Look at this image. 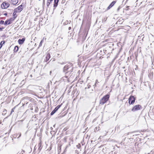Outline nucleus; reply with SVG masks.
Masks as SVG:
<instances>
[{"label": "nucleus", "mask_w": 154, "mask_h": 154, "mask_svg": "<svg viewBox=\"0 0 154 154\" xmlns=\"http://www.w3.org/2000/svg\"><path fill=\"white\" fill-rule=\"evenodd\" d=\"M74 69L73 64L71 63H69L66 65L63 68V72L65 73V75H67L69 73V76L73 72Z\"/></svg>", "instance_id": "1"}, {"label": "nucleus", "mask_w": 154, "mask_h": 154, "mask_svg": "<svg viewBox=\"0 0 154 154\" xmlns=\"http://www.w3.org/2000/svg\"><path fill=\"white\" fill-rule=\"evenodd\" d=\"M10 5L9 3L6 1H5L1 5V8L3 9H7L9 7Z\"/></svg>", "instance_id": "2"}, {"label": "nucleus", "mask_w": 154, "mask_h": 154, "mask_svg": "<svg viewBox=\"0 0 154 154\" xmlns=\"http://www.w3.org/2000/svg\"><path fill=\"white\" fill-rule=\"evenodd\" d=\"M109 97H103L100 101V104L103 105L109 99Z\"/></svg>", "instance_id": "3"}, {"label": "nucleus", "mask_w": 154, "mask_h": 154, "mask_svg": "<svg viewBox=\"0 0 154 154\" xmlns=\"http://www.w3.org/2000/svg\"><path fill=\"white\" fill-rule=\"evenodd\" d=\"M141 109V106L140 105H136L134 106L131 109L132 111L134 112L138 110Z\"/></svg>", "instance_id": "4"}, {"label": "nucleus", "mask_w": 154, "mask_h": 154, "mask_svg": "<svg viewBox=\"0 0 154 154\" xmlns=\"http://www.w3.org/2000/svg\"><path fill=\"white\" fill-rule=\"evenodd\" d=\"M23 9V5H21L17 8L14 9V10L17 13L20 12Z\"/></svg>", "instance_id": "5"}, {"label": "nucleus", "mask_w": 154, "mask_h": 154, "mask_svg": "<svg viewBox=\"0 0 154 154\" xmlns=\"http://www.w3.org/2000/svg\"><path fill=\"white\" fill-rule=\"evenodd\" d=\"M62 104L60 105H58L56 107H55L54 109L51 113V115H53L61 107Z\"/></svg>", "instance_id": "6"}, {"label": "nucleus", "mask_w": 154, "mask_h": 154, "mask_svg": "<svg viewBox=\"0 0 154 154\" xmlns=\"http://www.w3.org/2000/svg\"><path fill=\"white\" fill-rule=\"evenodd\" d=\"M134 97H130L129 99V103L130 104H133L135 100Z\"/></svg>", "instance_id": "7"}, {"label": "nucleus", "mask_w": 154, "mask_h": 154, "mask_svg": "<svg viewBox=\"0 0 154 154\" xmlns=\"http://www.w3.org/2000/svg\"><path fill=\"white\" fill-rule=\"evenodd\" d=\"M13 21L14 20H12V19H11V18L5 21L4 23V24L5 25H6L11 24L12 23Z\"/></svg>", "instance_id": "8"}, {"label": "nucleus", "mask_w": 154, "mask_h": 154, "mask_svg": "<svg viewBox=\"0 0 154 154\" xmlns=\"http://www.w3.org/2000/svg\"><path fill=\"white\" fill-rule=\"evenodd\" d=\"M17 12H16V11L14 10V11L13 13V17L11 18V19H12V20H13L14 21L17 16Z\"/></svg>", "instance_id": "9"}, {"label": "nucleus", "mask_w": 154, "mask_h": 154, "mask_svg": "<svg viewBox=\"0 0 154 154\" xmlns=\"http://www.w3.org/2000/svg\"><path fill=\"white\" fill-rule=\"evenodd\" d=\"M59 2V0H54V9H55L56 7L57 6L58 3Z\"/></svg>", "instance_id": "10"}, {"label": "nucleus", "mask_w": 154, "mask_h": 154, "mask_svg": "<svg viewBox=\"0 0 154 154\" xmlns=\"http://www.w3.org/2000/svg\"><path fill=\"white\" fill-rule=\"evenodd\" d=\"M50 57L51 55L50 53H48L45 59V61L47 62L49 60Z\"/></svg>", "instance_id": "11"}, {"label": "nucleus", "mask_w": 154, "mask_h": 154, "mask_svg": "<svg viewBox=\"0 0 154 154\" xmlns=\"http://www.w3.org/2000/svg\"><path fill=\"white\" fill-rule=\"evenodd\" d=\"M116 1H113L109 5V6L107 8V10L111 8H112L116 3Z\"/></svg>", "instance_id": "12"}, {"label": "nucleus", "mask_w": 154, "mask_h": 154, "mask_svg": "<svg viewBox=\"0 0 154 154\" xmlns=\"http://www.w3.org/2000/svg\"><path fill=\"white\" fill-rule=\"evenodd\" d=\"M18 2V0H11V3L14 5H16Z\"/></svg>", "instance_id": "13"}, {"label": "nucleus", "mask_w": 154, "mask_h": 154, "mask_svg": "<svg viewBox=\"0 0 154 154\" xmlns=\"http://www.w3.org/2000/svg\"><path fill=\"white\" fill-rule=\"evenodd\" d=\"M25 39L24 38H23L22 39H19L18 40V42L20 44H22L23 43L24 41H25Z\"/></svg>", "instance_id": "14"}, {"label": "nucleus", "mask_w": 154, "mask_h": 154, "mask_svg": "<svg viewBox=\"0 0 154 154\" xmlns=\"http://www.w3.org/2000/svg\"><path fill=\"white\" fill-rule=\"evenodd\" d=\"M19 50V47L18 46H15L13 50L14 52V53H16Z\"/></svg>", "instance_id": "15"}, {"label": "nucleus", "mask_w": 154, "mask_h": 154, "mask_svg": "<svg viewBox=\"0 0 154 154\" xmlns=\"http://www.w3.org/2000/svg\"><path fill=\"white\" fill-rule=\"evenodd\" d=\"M52 1H53V0H47L46 5H47V6L48 7H49L50 4L51 3V2Z\"/></svg>", "instance_id": "16"}, {"label": "nucleus", "mask_w": 154, "mask_h": 154, "mask_svg": "<svg viewBox=\"0 0 154 154\" xmlns=\"http://www.w3.org/2000/svg\"><path fill=\"white\" fill-rule=\"evenodd\" d=\"M38 147L39 150H41L42 149L41 147V142L39 143L38 145Z\"/></svg>", "instance_id": "17"}, {"label": "nucleus", "mask_w": 154, "mask_h": 154, "mask_svg": "<svg viewBox=\"0 0 154 154\" xmlns=\"http://www.w3.org/2000/svg\"><path fill=\"white\" fill-rule=\"evenodd\" d=\"M5 41H1L0 44V49L2 47V45L5 43Z\"/></svg>", "instance_id": "18"}, {"label": "nucleus", "mask_w": 154, "mask_h": 154, "mask_svg": "<svg viewBox=\"0 0 154 154\" xmlns=\"http://www.w3.org/2000/svg\"><path fill=\"white\" fill-rule=\"evenodd\" d=\"M7 110L5 109H4L2 113V115H5L6 113Z\"/></svg>", "instance_id": "19"}, {"label": "nucleus", "mask_w": 154, "mask_h": 154, "mask_svg": "<svg viewBox=\"0 0 154 154\" xmlns=\"http://www.w3.org/2000/svg\"><path fill=\"white\" fill-rule=\"evenodd\" d=\"M61 149V146H58V152H60V151Z\"/></svg>", "instance_id": "20"}, {"label": "nucleus", "mask_w": 154, "mask_h": 154, "mask_svg": "<svg viewBox=\"0 0 154 154\" xmlns=\"http://www.w3.org/2000/svg\"><path fill=\"white\" fill-rule=\"evenodd\" d=\"M15 109V107L12 109L11 112V113H10V115L12 113L14 112V110Z\"/></svg>", "instance_id": "21"}, {"label": "nucleus", "mask_w": 154, "mask_h": 154, "mask_svg": "<svg viewBox=\"0 0 154 154\" xmlns=\"http://www.w3.org/2000/svg\"><path fill=\"white\" fill-rule=\"evenodd\" d=\"M68 77L66 75H65L63 77V80H64V78H66V79L68 80Z\"/></svg>", "instance_id": "22"}, {"label": "nucleus", "mask_w": 154, "mask_h": 154, "mask_svg": "<svg viewBox=\"0 0 154 154\" xmlns=\"http://www.w3.org/2000/svg\"><path fill=\"white\" fill-rule=\"evenodd\" d=\"M64 141L65 142H66V140H67V138L66 137H65L63 139Z\"/></svg>", "instance_id": "23"}, {"label": "nucleus", "mask_w": 154, "mask_h": 154, "mask_svg": "<svg viewBox=\"0 0 154 154\" xmlns=\"http://www.w3.org/2000/svg\"><path fill=\"white\" fill-rule=\"evenodd\" d=\"M4 23V20H1L0 21V23L1 24H3Z\"/></svg>", "instance_id": "24"}, {"label": "nucleus", "mask_w": 154, "mask_h": 154, "mask_svg": "<svg viewBox=\"0 0 154 154\" xmlns=\"http://www.w3.org/2000/svg\"><path fill=\"white\" fill-rule=\"evenodd\" d=\"M43 40H42L40 42V44H39V46H41L42 45V43H43Z\"/></svg>", "instance_id": "25"}, {"label": "nucleus", "mask_w": 154, "mask_h": 154, "mask_svg": "<svg viewBox=\"0 0 154 154\" xmlns=\"http://www.w3.org/2000/svg\"><path fill=\"white\" fill-rule=\"evenodd\" d=\"M23 152H24V151H22L20 152V154H23Z\"/></svg>", "instance_id": "26"}, {"label": "nucleus", "mask_w": 154, "mask_h": 154, "mask_svg": "<svg viewBox=\"0 0 154 154\" xmlns=\"http://www.w3.org/2000/svg\"><path fill=\"white\" fill-rule=\"evenodd\" d=\"M19 134V136L18 137V138H19V137H20L21 136V133H19V134Z\"/></svg>", "instance_id": "27"}, {"label": "nucleus", "mask_w": 154, "mask_h": 154, "mask_svg": "<svg viewBox=\"0 0 154 154\" xmlns=\"http://www.w3.org/2000/svg\"><path fill=\"white\" fill-rule=\"evenodd\" d=\"M108 41V39H107L103 41V42H106Z\"/></svg>", "instance_id": "28"}, {"label": "nucleus", "mask_w": 154, "mask_h": 154, "mask_svg": "<svg viewBox=\"0 0 154 154\" xmlns=\"http://www.w3.org/2000/svg\"><path fill=\"white\" fill-rule=\"evenodd\" d=\"M71 27H69V28H68V29H69V30H71Z\"/></svg>", "instance_id": "29"}, {"label": "nucleus", "mask_w": 154, "mask_h": 154, "mask_svg": "<svg viewBox=\"0 0 154 154\" xmlns=\"http://www.w3.org/2000/svg\"><path fill=\"white\" fill-rule=\"evenodd\" d=\"M1 29H2V31L4 29V27H1Z\"/></svg>", "instance_id": "30"}, {"label": "nucleus", "mask_w": 154, "mask_h": 154, "mask_svg": "<svg viewBox=\"0 0 154 154\" xmlns=\"http://www.w3.org/2000/svg\"><path fill=\"white\" fill-rule=\"evenodd\" d=\"M2 31V30L1 29V27H0V31Z\"/></svg>", "instance_id": "31"}, {"label": "nucleus", "mask_w": 154, "mask_h": 154, "mask_svg": "<svg viewBox=\"0 0 154 154\" xmlns=\"http://www.w3.org/2000/svg\"><path fill=\"white\" fill-rule=\"evenodd\" d=\"M43 4H45V0H43Z\"/></svg>", "instance_id": "32"}, {"label": "nucleus", "mask_w": 154, "mask_h": 154, "mask_svg": "<svg viewBox=\"0 0 154 154\" xmlns=\"http://www.w3.org/2000/svg\"><path fill=\"white\" fill-rule=\"evenodd\" d=\"M105 96H106V97L109 96V95H105Z\"/></svg>", "instance_id": "33"}, {"label": "nucleus", "mask_w": 154, "mask_h": 154, "mask_svg": "<svg viewBox=\"0 0 154 154\" xmlns=\"http://www.w3.org/2000/svg\"><path fill=\"white\" fill-rule=\"evenodd\" d=\"M51 130H52V129H53L52 128V127H51Z\"/></svg>", "instance_id": "34"}, {"label": "nucleus", "mask_w": 154, "mask_h": 154, "mask_svg": "<svg viewBox=\"0 0 154 154\" xmlns=\"http://www.w3.org/2000/svg\"><path fill=\"white\" fill-rule=\"evenodd\" d=\"M17 154H20V152H19Z\"/></svg>", "instance_id": "35"}, {"label": "nucleus", "mask_w": 154, "mask_h": 154, "mask_svg": "<svg viewBox=\"0 0 154 154\" xmlns=\"http://www.w3.org/2000/svg\"><path fill=\"white\" fill-rule=\"evenodd\" d=\"M96 129H97V127H96Z\"/></svg>", "instance_id": "36"}, {"label": "nucleus", "mask_w": 154, "mask_h": 154, "mask_svg": "<svg viewBox=\"0 0 154 154\" xmlns=\"http://www.w3.org/2000/svg\"><path fill=\"white\" fill-rule=\"evenodd\" d=\"M107 133H108V132H106V134H107Z\"/></svg>", "instance_id": "37"}, {"label": "nucleus", "mask_w": 154, "mask_h": 154, "mask_svg": "<svg viewBox=\"0 0 154 154\" xmlns=\"http://www.w3.org/2000/svg\"><path fill=\"white\" fill-rule=\"evenodd\" d=\"M1 2V0H0V3Z\"/></svg>", "instance_id": "38"}]
</instances>
